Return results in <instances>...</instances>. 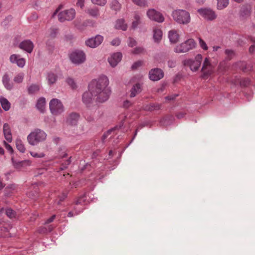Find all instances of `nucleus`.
Wrapping results in <instances>:
<instances>
[{"instance_id": "obj_1", "label": "nucleus", "mask_w": 255, "mask_h": 255, "mask_svg": "<svg viewBox=\"0 0 255 255\" xmlns=\"http://www.w3.org/2000/svg\"><path fill=\"white\" fill-rule=\"evenodd\" d=\"M109 84V80L107 77L102 76L98 79H95L91 81L89 86V89L94 94L99 92V91L105 89H109L107 88Z\"/></svg>"}, {"instance_id": "obj_2", "label": "nucleus", "mask_w": 255, "mask_h": 255, "mask_svg": "<svg viewBox=\"0 0 255 255\" xmlns=\"http://www.w3.org/2000/svg\"><path fill=\"white\" fill-rule=\"evenodd\" d=\"M46 136L47 135L43 130L36 128L27 136V140L30 145H35L40 142L44 141Z\"/></svg>"}, {"instance_id": "obj_3", "label": "nucleus", "mask_w": 255, "mask_h": 255, "mask_svg": "<svg viewBox=\"0 0 255 255\" xmlns=\"http://www.w3.org/2000/svg\"><path fill=\"white\" fill-rule=\"evenodd\" d=\"M172 15L174 20L178 23L186 24L190 21V14L185 10H175Z\"/></svg>"}, {"instance_id": "obj_4", "label": "nucleus", "mask_w": 255, "mask_h": 255, "mask_svg": "<svg viewBox=\"0 0 255 255\" xmlns=\"http://www.w3.org/2000/svg\"><path fill=\"white\" fill-rule=\"evenodd\" d=\"M196 46V42L193 39H189L181 44L177 45L175 48V51L177 53L186 52L192 49Z\"/></svg>"}, {"instance_id": "obj_5", "label": "nucleus", "mask_w": 255, "mask_h": 255, "mask_svg": "<svg viewBox=\"0 0 255 255\" xmlns=\"http://www.w3.org/2000/svg\"><path fill=\"white\" fill-rule=\"evenodd\" d=\"M49 107L51 113L54 115L61 114L64 110L62 103L57 99H53L51 100Z\"/></svg>"}, {"instance_id": "obj_6", "label": "nucleus", "mask_w": 255, "mask_h": 255, "mask_svg": "<svg viewBox=\"0 0 255 255\" xmlns=\"http://www.w3.org/2000/svg\"><path fill=\"white\" fill-rule=\"evenodd\" d=\"M76 15V12L74 9L70 8L60 12L58 15V19L61 22L66 20H71L73 19Z\"/></svg>"}, {"instance_id": "obj_7", "label": "nucleus", "mask_w": 255, "mask_h": 255, "mask_svg": "<svg viewBox=\"0 0 255 255\" xmlns=\"http://www.w3.org/2000/svg\"><path fill=\"white\" fill-rule=\"evenodd\" d=\"M70 59L74 63L81 64L86 60V55L82 51L75 50L70 54Z\"/></svg>"}, {"instance_id": "obj_8", "label": "nucleus", "mask_w": 255, "mask_h": 255, "mask_svg": "<svg viewBox=\"0 0 255 255\" xmlns=\"http://www.w3.org/2000/svg\"><path fill=\"white\" fill-rule=\"evenodd\" d=\"M214 68L211 64L208 58H206L204 60L203 67L202 68V77L206 78L214 73Z\"/></svg>"}, {"instance_id": "obj_9", "label": "nucleus", "mask_w": 255, "mask_h": 255, "mask_svg": "<svg viewBox=\"0 0 255 255\" xmlns=\"http://www.w3.org/2000/svg\"><path fill=\"white\" fill-rule=\"evenodd\" d=\"M148 17L151 20L158 22H162L164 20L163 15L154 9H150L147 12Z\"/></svg>"}, {"instance_id": "obj_10", "label": "nucleus", "mask_w": 255, "mask_h": 255, "mask_svg": "<svg viewBox=\"0 0 255 255\" xmlns=\"http://www.w3.org/2000/svg\"><path fill=\"white\" fill-rule=\"evenodd\" d=\"M164 77V72L159 68H153L149 72V78L153 81L160 80Z\"/></svg>"}, {"instance_id": "obj_11", "label": "nucleus", "mask_w": 255, "mask_h": 255, "mask_svg": "<svg viewBox=\"0 0 255 255\" xmlns=\"http://www.w3.org/2000/svg\"><path fill=\"white\" fill-rule=\"evenodd\" d=\"M111 91L109 89H105L99 91L97 93L94 94L95 97H97V99L99 102H104L107 101L110 96Z\"/></svg>"}, {"instance_id": "obj_12", "label": "nucleus", "mask_w": 255, "mask_h": 255, "mask_svg": "<svg viewBox=\"0 0 255 255\" xmlns=\"http://www.w3.org/2000/svg\"><path fill=\"white\" fill-rule=\"evenodd\" d=\"M103 40V37L101 35H98L95 38H90L87 40L86 44L91 48H95L101 44Z\"/></svg>"}, {"instance_id": "obj_13", "label": "nucleus", "mask_w": 255, "mask_h": 255, "mask_svg": "<svg viewBox=\"0 0 255 255\" xmlns=\"http://www.w3.org/2000/svg\"><path fill=\"white\" fill-rule=\"evenodd\" d=\"M198 12L205 19L209 20L214 19L216 16L215 12L209 9H200L198 10Z\"/></svg>"}, {"instance_id": "obj_14", "label": "nucleus", "mask_w": 255, "mask_h": 255, "mask_svg": "<svg viewBox=\"0 0 255 255\" xmlns=\"http://www.w3.org/2000/svg\"><path fill=\"white\" fill-rule=\"evenodd\" d=\"M10 61L12 63H15L21 68L24 67L25 64V59L21 58L19 55L12 54L9 58Z\"/></svg>"}, {"instance_id": "obj_15", "label": "nucleus", "mask_w": 255, "mask_h": 255, "mask_svg": "<svg viewBox=\"0 0 255 255\" xmlns=\"http://www.w3.org/2000/svg\"><path fill=\"white\" fill-rule=\"evenodd\" d=\"M122 54L120 52L115 53L108 58V62L112 67L116 66L121 60Z\"/></svg>"}, {"instance_id": "obj_16", "label": "nucleus", "mask_w": 255, "mask_h": 255, "mask_svg": "<svg viewBox=\"0 0 255 255\" xmlns=\"http://www.w3.org/2000/svg\"><path fill=\"white\" fill-rule=\"evenodd\" d=\"M33 44L29 40H26L22 41L19 45V47L28 53H31L33 49Z\"/></svg>"}, {"instance_id": "obj_17", "label": "nucleus", "mask_w": 255, "mask_h": 255, "mask_svg": "<svg viewBox=\"0 0 255 255\" xmlns=\"http://www.w3.org/2000/svg\"><path fill=\"white\" fill-rule=\"evenodd\" d=\"M3 133L4 138L7 142H11L12 141V136L11 129L9 125L5 123L3 126Z\"/></svg>"}, {"instance_id": "obj_18", "label": "nucleus", "mask_w": 255, "mask_h": 255, "mask_svg": "<svg viewBox=\"0 0 255 255\" xmlns=\"http://www.w3.org/2000/svg\"><path fill=\"white\" fill-rule=\"evenodd\" d=\"M183 64L185 66H190L191 70L196 71H197L200 66V63L193 61L191 59H186L183 62Z\"/></svg>"}, {"instance_id": "obj_19", "label": "nucleus", "mask_w": 255, "mask_h": 255, "mask_svg": "<svg viewBox=\"0 0 255 255\" xmlns=\"http://www.w3.org/2000/svg\"><path fill=\"white\" fill-rule=\"evenodd\" d=\"M93 96H94V93L89 89V91L85 92L83 95V102L88 105L91 102Z\"/></svg>"}, {"instance_id": "obj_20", "label": "nucleus", "mask_w": 255, "mask_h": 255, "mask_svg": "<svg viewBox=\"0 0 255 255\" xmlns=\"http://www.w3.org/2000/svg\"><path fill=\"white\" fill-rule=\"evenodd\" d=\"M141 23L140 15L138 13H135L132 19L131 27L132 29L137 28Z\"/></svg>"}, {"instance_id": "obj_21", "label": "nucleus", "mask_w": 255, "mask_h": 255, "mask_svg": "<svg viewBox=\"0 0 255 255\" xmlns=\"http://www.w3.org/2000/svg\"><path fill=\"white\" fill-rule=\"evenodd\" d=\"M169 38L171 43H175L178 41L179 35L177 32L175 30H172L169 32Z\"/></svg>"}, {"instance_id": "obj_22", "label": "nucleus", "mask_w": 255, "mask_h": 255, "mask_svg": "<svg viewBox=\"0 0 255 255\" xmlns=\"http://www.w3.org/2000/svg\"><path fill=\"white\" fill-rule=\"evenodd\" d=\"M252 10V6L251 5H244L241 10V15L243 17H248L250 15Z\"/></svg>"}, {"instance_id": "obj_23", "label": "nucleus", "mask_w": 255, "mask_h": 255, "mask_svg": "<svg viewBox=\"0 0 255 255\" xmlns=\"http://www.w3.org/2000/svg\"><path fill=\"white\" fill-rule=\"evenodd\" d=\"M0 103L2 109L5 111H7L10 109V103L9 101L4 97L1 96L0 97Z\"/></svg>"}, {"instance_id": "obj_24", "label": "nucleus", "mask_w": 255, "mask_h": 255, "mask_svg": "<svg viewBox=\"0 0 255 255\" xmlns=\"http://www.w3.org/2000/svg\"><path fill=\"white\" fill-rule=\"evenodd\" d=\"M141 91V87L139 84L134 85L130 90V97L131 98L135 97L137 94Z\"/></svg>"}, {"instance_id": "obj_25", "label": "nucleus", "mask_w": 255, "mask_h": 255, "mask_svg": "<svg viewBox=\"0 0 255 255\" xmlns=\"http://www.w3.org/2000/svg\"><path fill=\"white\" fill-rule=\"evenodd\" d=\"M79 118V115L76 113L71 114L67 119V122L70 125H75Z\"/></svg>"}, {"instance_id": "obj_26", "label": "nucleus", "mask_w": 255, "mask_h": 255, "mask_svg": "<svg viewBox=\"0 0 255 255\" xmlns=\"http://www.w3.org/2000/svg\"><path fill=\"white\" fill-rule=\"evenodd\" d=\"M116 27L117 29L126 30L128 27L127 24L124 19H121L117 21Z\"/></svg>"}, {"instance_id": "obj_27", "label": "nucleus", "mask_w": 255, "mask_h": 255, "mask_svg": "<svg viewBox=\"0 0 255 255\" xmlns=\"http://www.w3.org/2000/svg\"><path fill=\"white\" fill-rule=\"evenodd\" d=\"M161 105L158 103H152L147 105L145 109L148 111H153L158 110L160 109Z\"/></svg>"}, {"instance_id": "obj_28", "label": "nucleus", "mask_w": 255, "mask_h": 255, "mask_svg": "<svg viewBox=\"0 0 255 255\" xmlns=\"http://www.w3.org/2000/svg\"><path fill=\"white\" fill-rule=\"evenodd\" d=\"M45 99L44 98H39L37 102L36 107L41 112H43L45 106Z\"/></svg>"}, {"instance_id": "obj_29", "label": "nucleus", "mask_w": 255, "mask_h": 255, "mask_svg": "<svg viewBox=\"0 0 255 255\" xmlns=\"http://www.w3.org/2000/svg\"><path fill=\"white\" fill-rule=\"evenodd\" d=\"M162 36V31L159 29L154 30L153 38L155 41L158 42Z\"/></svg>"}, {"instance_id": "obj_30", "label": "nucleus", "mask_w": 255, "mask_h": 255, "mask_svg": "<svg viewBox=\"0 0 255 255\" xmlns=\"http://www.w3.org/2000/svg\"><path fill=\"white\" fill-rule=\"evenodd\" d=\"M16 147L17 150L22 153H24L26 150L24 145L20 139L16 140Z\"/></svg>"}, {"instance_id": "obj_31", "label": "nucleus", "mask_w": 255, "mask_h": 255, "mask_svg": "<svg viewBox=\"0 0 255 255\" xmlns=\"http://www.w3.org/2000/svg\"><path fill=\"white\" fill-rule=\"evenodd\" d=\"M111 7L116 11H119L121 8V4L117 0H113L111 3Z\"/></svg>"}, {"instance_id": "obj_32", "label": "nucleus", "mask_w": 255, "mask_h": 255, "mask_svg": "<svg viewBox=\"0 0 255 255\" xmlns=\"http://www.w3.org/2000/svg\"><path fill=\"white\" fill-rule=\"evenodd\" d=\"M57 76L53 73H49L47 76V80L50 85L55 83L57 80Z\"/></svg>"}, {"instance_id": "obj_33", "label": "nucleus", "mask_w": 255, "mask_h": 255, "mask_svg": "<svg viewBox=\"0 0 255 255\" xmlns=\"http://www.w3.org/2000/svg\"><path fill=\"white\" fill-rule=\"evenodd\" d=\"M217 7L219 9L226 7L229 4V0H217Z\"/></svg>"}, {"instance_id": "obj_34", "label": "nucleus", "mask_w": 255, "mask_h": 255, "mask_svg": "<svg viewBox=\"0 0 255 255\" xmlns=\"http://www.w3.org/2000/svg\"><path fill=\"white\" fill-rule=\"evenodd\" d=\"M87 197L85 195H83L79 197L74 202L76 205L84 204L86 203Z\"/></svg>"}, {"instance_id": "obj_35", "label": "nucleus", "mask_w": 255, "mask_h": 255, "mask_svg": "<svg viewBox=\"0 0 255 255\" xmlns=\"http://www.w3.org/2000/svg\"><path fill=\"white\" fill-rule=\"evenodd\" d=\"M40 89L39 85H32L28 88V92L30 94H34L37 92Z\"/></svg>"}, {"instance_id": "obj_36", "label": "nucleus", "mask_w": 255, "mask_h": 255, "mask_svg": "<svg viewBox=\"0 0 255 255\" xmlns=\"http://www.w3.org/2000/svg\"><path fill=\"white\" fill-rule=\"evenodd\" d=\"M87 12L92 16H97L99 15V9L97 8H90L87 10Z\"/></svg>"}, {"instance_id": "obj_37", "label": "nucleus", "mask_w": 255, "mask_h": 255, "mask_svg": "<svg viewBox=\"0 0 255 255\" xmlns=\"http://www.w3.org/2000/svg\"><path fill=\"white\" fill-rule=\"evenodd\" d=\"M144 49L142 47H136L131 51V53L133 54H140L144 53Z\"/></svg>"}, {"instance_id": "obj_38", "label": "nucleus", "mask_w": 255, "mask_h": 255, "mask_svg": "<svg viewBox=\"0 0 255 255\" xmlns=\"http://www.w3.org/2000/svg\"><path fill=\"white\" fill-rule=\"evenodd\" d=\"M24 77V74L20 73L16 75L14 78V81L16 83H20L22 82Z\"/></svg>"}, {"instance_id": "obj_39", "label": "nucleus", "mask_w": 255, "mask_h": 255, "mask_svg": "<svg viewBox=\"0 0 255 255\" xmlns=\"http://www.w3.org/2000/svg\"><path fill=\"white\" fill-rule=\"evenodd\" d=\"M6 215L9 218H13L15 217V212L11 209H7L5 211Z\"/></svg>"}, {"instance_id": "obj_40", "label": "nucleus", "mask_w": 255, "mask_h": 255, "mask_svg": "<svg viewBox=\"0 0 255 255\" xmlns=\"http://www.w3.org/2000/svg\"><path fill=\"white\" fill-rule=\"evenodd\" d=\"M67 83L71 87L72 89L77 88V85L74 80L72 78H68L67 79Z\"/></svg>"}, {"instance_id": "obj_41", "label": "nucleus", "mask_w": 255, "mask_h": 255, "mask_svg": "<svg viewBox=\"0 0 255 255\" xmlns=\"http://www.w3.org/2000/svg\"><path fill=\"white\" fill-rule=\"evenodd\" d=\"M142 64H143L142 61H137L133 64V65L131 66V68L132 70H135L137 68L141 66Z\"/></svg>"}, {"instance_id": "obj_42", "label": "nucleus", "mask_w": 255, "mask_h": 255, "mask_svg": "<svg viewBox=\"0 0 255 255\" xmlns=\"http://www.w3.org/2000/svg\"><path fill=\"white\" fill-rule=\"evenodd\" d=\"M92 3L99 5H104L106 3V0H91Z\"/></svg>"}, {"instance_id": "obj_43", "label": "nucleus", "mask_w": 255, "mask_h": 255, "mask_svg": "<svg viewBox=\"0 0 255 255\" xmlns=\"http://www.w3.org/2000/svg\"><path fill=\"white\" fill-rule=\"evenodd\" d=\"M199 44L201 46V47L205 50H207L208 49V46L206 43V42L201 38H199Z\"/></svg>"}, {"instance_id": "obj_44", "label": "nucleus", "mask_w": 255, "mask_h": 255, "mask_svg": "<svg viewBox=\"0 0 255 255\" xmlns=\"http://www.w3.org/2000/svg\"><path fill=\"white\" fill-rule=\"evenodd\" d=\"M38 194H39V191L38 190V188H36V190L35 191V194H32L30 192H29L27 194V195L29 198L33 199H35V198L38 196Z\"/></svg>"}, {"instance_id": "obj_45", "label": "nucleus", "mask_w": 255, "mask_h": 255, "mask_svg": "<svg viewBox=\"0 0 255 255\" xmlns=\"http://www.w3.org/2000/svg\"><path fill=\"white\" fill-rule=\"evenodd\" d=\"M3 145L5 147V148L11 153H12L13 152V150L12 147L8 143L6 142V141L4 140L3 141Z\"/></svg>"}, {"instance_id": "obj_46", "label": "nucleus", "mask_w": 255, "mask_h": 255, "mask_svg": "<svg viewBox=\"0 0 255 255\" xmlns=\"http://www.w3.org/2000/svg\"><path fill=\"white\" fill-rule=\"evenodd\" d=\"M30 153L32 156L35 158H42L45 156V154L43 153H37L36 152H30Z\"/></svg>"}, {"instance_id": "obj_47", "label": "nucleus", "mask_w": 255, "mask_h": 255, "mask_svg": "<svg viewBox=\"0 0 255 255\" xmlns=\"http://www.w3.org/2000/svg\"><path fill=\"white\" fill-rule=\"evenodd\" d=\"M225 53L227 55L229 60L231 59L235 55L233 51L228 49L225 51Z\"/></svg>"}, {"instance_id": "obj_48", "label": "nucleus", "mask_w": 255, "mask_h": 255, "mask_svg": "<svg viewBox=\"0 0 255 255\" xmlns=\"http://www.w3.org/2000/svg\"><path fill=\"white\" fill-rule=\"evenodd\" d=\"M128 42V46L131 47H133L137 44V42L135 40H134L133 38L129 37Z\"/></svg>"}, {"instance_id": "obj_49", "label": "nucleus", "mask_w": 255, "mask_h": 255, "mask_svg": "<svg viewBox=\"0 0 255 255\" xmlns=\"http://www.w3.org/2000/svg\"><path fill=\"white\" fill-rule=\"evenodd\" d=\"M132 1L134 4L140 6L144 5L145 4L144 0H132Z\"/></svg>"}, {"instance_id": "obj_50", "label": "nucleus", "mask_w": 255, "mask_h": 255, "mask_svg": "<svg viewBox=\"0 0 255 255\" xmlns=\"http://www.w3.org/2000/svg\"><path fill=\"white\" fill-rule=\"evenodd\" d=\"M120 43L121 40L118 38H116L113 39L111 42V44L113 46H118L120 45Z\"/></svg>"}, {"instance_id": "obj_51", "label": "nucleus", "mask_w": 255, "mask_h": 255, "mask_svg": "<svg viewBox=\"0 0 255 255\" xmlns=\"http://www.w3.org/2000/svg\"><path fill=\"white\" fill-rule=\"evenodd\" d=\"M68 194V192L66 191L62 193L61 195H59L58 198H59L60 201H63L66 198Z\"/></svg>"}, {"instance_id": "obj_52", "label": "nucleus", "mask_w": 255, "mask_h": 255, "mask_svg": "<svg viewBox=\"0 0 255 255\" xmlns=\"http://www.w3.org/2000/svg\"><path fill=\"white\" fill-rule=\"evenodd\" d=\"M55 217H56V216L55 215H52L51 217L47 219L45 221V224H49V223L52 222L54 221V220L55 219Z\"/></svg>"}, {"instance_id": "obj_53", "label": "nucleus", "mask_w": 255, "mask_h": 255, "mask_svg": "<svg viewBox=\"0 0 255 255\" xmlns=\"http://www.w3.org/2000/svg\"><path fill=\"white\" fill-rule=\"evenodd\" d=\"M85 0H77V5L83 8L84 6Z\"/></svg>"}, {"instance_id": "obj_54", "label": "nucleus", "mask_w": 255, "mask_h": 255, "mask_svg": "<svg viewBox=\"0 0 255 255\" xmlns=\"http://www.w3.org/2000/svg\"><path fill=\"white\" fill-rule=\"evenodd\" d=\"M202 60V55L201 54H198L196 57H195V61L196 62H199V63H200L201 62Z\"/></svg>"}, {"instance_id": "obj_55", "label": "nucleus", "mask_w": 255, "mask_h": 255, "mask_svg": "<svg viewBox=\"0 0 255 255\" xmlns=\"http://www.w3.org/2000/svg\"><path fill=\"white\" fill-rule=\"evenodd\" d=\"M255 51V46L252 45L249 48V51L250 53H253Z\"/></svg>"}, {"instance_id": "obj_56", "label": "nucleus", "mask_w": 255, "mask_h": 255, "mask_svg": "<svg viewBox=\"0 0 255 255\" xmlns=\"http://www.w3.org/2000/svg\"><path fill=\"white\" fill-rule=\"evenodd\" d=\"M71 157H70L68 160H67L64 164V167H66L67 165H69L71 163L70 158Z\"/></svg>"}, {"instance_id": "obj_57", "label": "nucleus", "mask_w": 255, "mask_h": 255, "mask_svg": "<svg viewBox=\"0 0 255 255\" xmlns=\"http://www.w3.org/2000/svg\"><path fill=\"white\" fill-rule=\"evenodd\" d=\"M129 102L128 101H127L124 102V106L126 108H128L129 107Z\"/></svg>"}, {"instance_id": "obj_58", "label": "nucleus", "mask_w": 255, "mask_h": 255, "mask_svg": "<svg viewBox=\"0 0 255 255\" xmlns=\"http://www.w3.org/2000/svg\"><path fill=\"white\" fill-rule=\"evenodd\" d=\"M60 8H60V6H59V7H58L56 10H55V11H54V13H53V15H52V16H53H53H54L57 14V13L58 12V11L60 10Z\"/></svg>"}, {"instance_id": "obj_59", "label": "nucleus", "mask_w": 255, "mask_h": 255, "mask_svg": "<svg viewBox=\"0 0 255 255\" xmlns=\"http://www.w3.org/2000/svg\"><path fill=\"white\" fill-rule=\"evenodd\" d=\"M4 153V149L2 147H0V154L3 155Z\"/></svg>"}, {"instance_id": "obj_60", "label": "nucleus", "mask_w": 255, "mask_h": 255, "mask_svg": "<svg viewBox=\"0 0 255 255\" xmlns=\"http://www.w3.org/2000/svg\"><path fill=\"white\" fill-rule=\"evenodd\" d=\"M67 154L66 153H63L62 155H60V157L63 158L64 157H67Z\"/></svg>"}, {"instance_id": "obj_61", "label": "nucleus", "mask_w": 255, "mask_h": 255, "mask_svg": "<svg viewBox=\"0 0 255 255\" xmlns=\"http://www.w3.org/2000/svg\"><path fill=\"white\" fill-rule=\"evenodd\" d=\"M73 216V214L71 212H70L68 213V217H72Z\"/></svg>"}, {"instance_id": "obj_62", "label": "nucleus", "mask_w": 255, "mask_h": 255, "mask_svg": "<svg viewBox=\"0 0 255 255\" xmlns=\"http://www.w3.org/2000/svg\"><path fill=\"white\" fill-rule=\"evenodd\" d=\"M234 1L237 2H242L244 0H234Z\"/></svg>"}, {"instance_id": "obj_63", "label": "nucleus", "mask_w": 255, "mask_h": 255, "mask_svg": "<svg viewBox=\"0 0 255 255\" xmlns=\"http://www.w3.org/2000/svg\"><path fill=\"white\" fill-rule=\"evenodd\" d=\"M112 150H110V151H109V155H111V154H112Z\"/></svg>"}, {"instance_id": "obj_64", "label": "nucleus", "mask_w": 255, "mask_h": 255, "mask_svg": "<svg viewBox=\"0 0 255 255\" xmlns=\"http://www.w3.org/2000/svg\"><path fill=\"white\" fill-rule=\"evenodd\" d=\"M177 117L178 118H180L182 117V116H180L179 114L177 115Z\"/></svg>"}]
</instances>
